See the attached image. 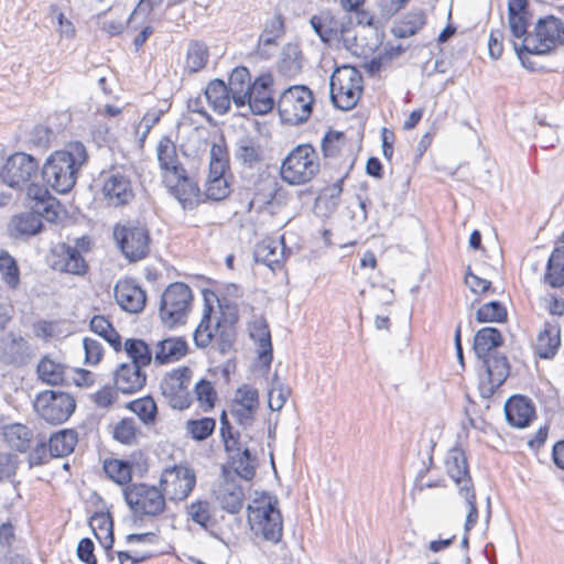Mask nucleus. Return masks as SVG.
Returning a JSON list of instances; mask_svg holds the SVG:
<instances>
[{"mask_svg": "<svg viewBox=\"0 0 564 564\" xmlns=\"http://www.w3.org/2000/svg\"><path fill=\"white\" fill-rule=\"evenodd\" d=\"M86 160L85 147L80 142H70L46 159L42 167L43 178L57 193L65 194L76 184L77 173Z\"/></svg>", "mask_w": 564, "mask_h": 564, "instance_id": "nucleus-1", "label": "nucleus"}, {"mask_svg": "<svg viewBox=\"0 0 564 564\" xmlns=\"http://www.w3.org/2000/svg\"><path fill=\"white\" fill-rule=\"evenodd\" d=\"M564 45V23L558 18L547 15L540 18L533 30L523 39V44L514 41V51L522 65L528 67L524 54H547Z\"/></svg>", "mask_w": 564, "mask_h": 564, "instance_id": "nucleus-2", "label": "nucleus"}, {"mask_svg": "<svg viewBox=\"0 0 564 564\" xmlns=\"http://www.w3.org/2000/svg\"><path fill=\"white\" fill-rule=\"evenodd\" d=\"M248 521L256 536L271 543L282 538L283 520L278 508V499L269 494H261L248 506Z\"/></svg>", "mask_w": 564, "mask_h": 564, "instance_id": "nucleus-3", "label": "nucleus"}, {"mask_svg": "<svg viewBox=\"0 0 564 564\" xmlns=\"http://www.w3.org/2000/svg\"><path fill=\"white\" fill-rule=\"evenodd\" d=\"M319 171L318 155L310 144L295 147L283 160L280 175L289 185L297 186L311 182Z\"/></svg>", "mask_w": 564, "mask_h": 564, "instance_id": "nucleus-4", "label": "nucleus"}, {"mask_svg": "<svg viewBox=\"0 0 564 564\" xmlns=\"http://www.w3.org/2000/svg\"><path fill=\"white\" fill-rule=\"evenodd\" d=\"M193 294L188 285L182 282L171 283L162 293L159 317L167 328L186 323L192 308Z\"/></svg>", "mask_w": 564, "mask_h": 564, "instance_id": "nucleus-5", "label": "nucleus"}, {"mask_svg": "<svg viewBox=\"0 0 564 564\" xmlns=\"http://www.w3.org/2000/svg\"><path fill=\"white\" fill-rule=\"evenodd\" d=\"M329 88L334 106L341 110H350L361 96L362 77L356 67L341 66L332 74Z\"/></svg>", "mask_w": 564, "mask_h": 564, "instance_id": "nucleus-6", "label": "nucleus"}, {"mask_svg": "<svg viewBox=\"0 0 564 564\" xmlns=\"http://www.w3.org/2000/svg\"><path fill=\"white\" fill-rule=\"evenodd\" d=\"M314 96L310 88L302 85L286 88L278 101L281 119L291 124L305 122L313 110Z\"/></svg>", "mask_w": 564, "mask_h": 564, "instance_id": "nucleus-7", "label": "nucleus"}, {"mask_svg": "<svg viewBox=\"0 0 564 564\" xmlns=\"http://www.w3.org/2000/svg\"><path fill=\"white\" fill-rule=\"evenodd\" d=\"M228 164L227 148L224 140L220 139L218 142H214L209 150V171L205 188L207 198L221 200L229 195L230 187L225 176Z\"/></svg>", "mask_w": 564, "mask_h": 564, "instance_id": "nucleus-8", "label": "nucleus"}, {"mask_svg": "<svg viewBox=\"0 0 564 564\" xmlns=\"http://www.w3.org/2000/svg\"><path fill=\"white\" fill-rule=\"evenodd\" d=\"M112 235L117 246L129 261H139L149 253L150 236L144 226L130 221L117 224Z\"/></svg>", "mask_w": 564, "mask_h": 564, "instance_id": "nucleus-9", "label": "nucleus"}, {"mask_svg": "<svg viewBox=\"0 0 564 564\" xmlns=\"http://www.w3.org/2000/svg\"><path fill=\"white\" fill-rule=\"evenodd\" d=\"M124 501L137 514L158 516L165 509V497L155 486L138 482L131 484L122 490Z\"/></svg>", "mask_w": 564, "mask_h": 564, "instance_id": "nucleus-10", "label": "nucleus"}, {"mask_svg": "<svg viewBox=\"0 0 564 564\" xmlns=\"http://www.w3.org/2000/svg\"><path fill=\"white\" fill-rule=\"evenodd\" d=\"M76 402L65 392L45 390L34 401L36 413L50 424L64 423L74 412Z\"/></svg>", "mask_w": 564, "mask_h": 564, "instance_id": "nucleus-11", "label": "nucleus"}, {"mask_svg": "<svg viewBox=\"0 0 564 564\" xmlns=\"http://www.w3.org/2000/svg\"><path fill=\"white\" fill-rule=\"evenodd\" d=\"M196 485L195 470L186 465L165 468L160 477V488L171 501H183Z\"/></svg>", "mask_w": 564, "mask_h": 564, "instance_id": "nucleus-12", "label": "nucleus"}, {"mask_svg": "<svg viewBox=\"0 0 564 564\" xmlns=\"http://www.w3.org/2000/svg\"><path fill=\"white\" fill-rule=\"evenodd\" d=\"M220 425L225 447L226 451L230 453L235 471L241 478L250 480L256 474V458L251 456L249 448L242 447L238 438L231 433V427L225 411H223L220 415Z\"/></svg>", "mask_w": 564, "mask_h": 564, "instance_id": "nucleus-13", "label": "nucleus"}, {"mask_svg": "<svg viewBox=\"0 0 564 564\" xmlns=\"http://www.w3.org/2000/svg\"><path fill=\"white\" fill-rule=\"evenodd\" d=\"M191 370L187 367L170 372L160 384L169 405L176 410L187 409L192 403L189 392Z\"/></svg>", "mask_w": 564, "mask_h": 564, "instance_id": "nucleus-14", "label": "nucleus"}, {"mask_svg": "<svg viewBox=\"0 0 564 564\" xmlns=\"http://www.w3.org/2000/svg\"><path fill=\"white\" fill-rule=\"evenodd\" d=\"M37 167V162L31 155L15 153L3 165L1 178L8 186L21 189L36 176Z\"/></svg>", "mask_w": 564, "mask_h": 564, "instance_id": "nucleus-15", "label": "nucleus"}, {"mask_svg": "<svg viewBox=\"0 0 564 564\" xmlns=\"http://www.w3.org/2000/svg\"><path fill=\"white\" fill-rule=\"evenodd\" d=\"M258 409V390L248 384L238 388L230 406V413L236 422L242 427L250 426L254 421Z\"/></svg>", "mask_w": 564, "mask_h": 564, "instance_id": "nucleus-16", "label": "nucleus"}, {"mask_svg": "<svg viewBox=\"0 0 564 564\" xmlns=\"http://www.w3.org/2000/svg\"><path fill=\"white\" fill-rule=\"evenodd\" d=\"M102 194L112 206H122L132 200L134 193L131 181L118 170H112L102 175Z\"/></svg>", "mask_w": 564, "mask_h": 564, "instance_id": "nucleus-17", "label": "nucleus"}, {"mask_svg": "<svg viewBox=\"0 0 564 564\" xmlns=\"http://www.w3.org/2000/svg\"><path fill=\"white\" fill-rule=\"evenodd\" d=\"M115 299L124 312L137 314L143 311L147 302L144 290L131 279L119 280L115 288Z\"/></svg>", "mask_w": 564, "mask_h": 564, "instance_id": "nucleus-18", "label": "nucleus"}, {"mask_svg": "<svg viewBox=\"0 0 564 564\" xmlns=\"http://www.w3.org/2000/svg\"><path fill=\"white\" fill-rule=\"evenodd\" d=\"M163 182L183 208H192L197 202L199 189L196 183L187 176L184 169L169 173Z\"/></svg>", "mask_w": 564, "mask_h": 564, "instance_id": "nucleus-19", "label": "nucleus"}, {"mask_svg": "<svg viewBox=\"0 0 564 564\" xmlns=\"http://www.w3.org/2000/svg\"><path fill=\"white\" fill-rule=\"evenodd\" d=\"M528 0H508V29L512 44H523V39L530 33L528 26L531 21Z\"/></svg>", "mask_w": 564, "mask_h": 564, "instance_id": "nucleus-20", "label": "nucleus"}, {"mask_svg": "<svg viewBox=\"0 0 564 564\" xmlns=\"http://www.w3.org/2000/svg\"><path fill=\"white\" fill-rule=\"evenodd\" d=\"M86 241L80 239L76 246L61 245L56 249L57 260L55 268L72 274H84L87 270V264L80 253Z\"/></svg>", "mask_w": 564, "mask_h": 564, "instance_id": "nucleus-21", "label": "nucleus"}, {"mask_svg": "<svg viewBox=\"0 0 564 564\" xmlns=\"http://www.w3.org/2000/svg\"><path fill=\"white\" fill-rule=\"evenodd\" d=\"M444 464L446 473L457 485L459 494H464V491L473 489L466 457L463 451L458 448L449 449L446 454Z\"/></svg>", "mask_w": 564, "mask_h": 564, "instance_id": "nucleus-22", "label": "nucleus"}, {"mask_svg": "<svg viewBox=\"0 0 564 564\" xmlns=\"http://www.w3.org/2000/svg\"><path fill=\"white\" fill-rule=\"evenodd\" d=\"M270 76L259 77L252 83V88L245 100V106L254 115L268 113L274 106L270 94Z\"/></svg>", "mask_w": 564, "mask_h": 564, "instance_id": "nucleus-23", "label": "nucleus"}, {"mask_svg": "<svg viewBox=\"0 0 564 564\" xmlns=\"http://www.w3.org/2000/svg\"><path fill=\"white\" fill-rule=\"evenodd\" d=\"M145 381V372L135 365L121 364L113 375L116 389L126 394L140 391L144 387Z\"/></svg>", "mask_w": 564, "mask_h": 564, "instance_id": "nucleus-24", "label": "nucleus"}, {"mask_svg": "<svg viewBox=\"0 0 564 564\" xmlns=\"http://www.w3.org/2000/svg\"><path fill=\"white\" fill-rule=\"evenodd\" d=\"M534 413L531 400L522 395H513L505 404L506 420L518 429L528 426L534 417Z\"/></svg>", "mask_w": 564, "mask_h": 564, "instance_id": "nucleus-25", "label": "nucleus"}, {"mask_svg": "<svg viewBox=\"0 0 564 564\" xmlns=\"http://www.w3.org/2000/svg\"><path fill=\"white\" fill-rule=\"evenodd\" d=\"M187 352V344L182 337H169L154 345V364L166 365L175 362Z\"/></svg>", "mask_w": 564, "mask_h": 564, "instance_id": "nucleus-26", "label": "nucleus"}, {"mask_svg": "<svg viewBox=\"0 0 564 564\" xmlns=\"http://www.w3.org/2000/svg\"><path fill=\"white\" fill-rule=\"evenodd\" d=\"M221 325L217 312L206 304L202 319L194 332V341L198 347H207L219 332Z\"/></svg>", "mask_w": 564, "mask_h": 564, "instance_id": "nucleus-27", "label": "nucleus"}, {"mask_svg": "<svg viewBox=\"0 0 564 564\" xmlns=\"http://www.w3.org/2000/svg\"><path fill=\"white\" fill-rule=\"evenodd\" d=\"M284 34V21L280 14H275L268 19L264 29L258 40V52L265 57L272 54V50L276 47L278 40Z\"/></svg>", "mask_w": 564, "mask_h": 564, "instance_id": "nucleus-28", "label": "nucleus"}, {"mask_svg": "<svg viewBox=\"0 0 564 564\" xmlns=\"http://www.w3.org/2000/svg\"><path fill=\"white\" fill-rule=\"evenodd\" d=\"M42 228L40 212L22 213L11 218L8 232L12 238L30 237L36 235Z\"/></svg>", "mask_w": 564, "mask_h": 564, "instance_id": "nucleus-29", "label": "nucleus"}, {"mask_svg": "<svg viewBox=\"0 0 564 564\" xmlns=\"http://www.w3.org/2000/svg\"><path fill=\"white\" fill-rule=\"evenodd\" d=\"M156 158L162 178L167 177L169 173L178 172L184 169L178 160L175 144L167 137H163L159 141Z\"/></svg>", "mask_w": 564, "mask_h": 564, "instance_id": "nucleus-30", "label": "nucleus"}, {"mask_svg": "<svg viewBox=\"0 0 564 564\" xmlns=\"http://www.w3.org/2000/svg\"><path fill=\"white\" fill-rule=\"evenodd\" d=\"M250 337L258 345V354L261 359L271 361L272 344L271 334L264 317L256 316L248 326Z\"/></svg>", "mask_w": 564, "mask_h": 564, "instance_id": "nucleus-31", "label": "nucleus"}, {"mask_svg": "<svg viewBox=\"0 0 564 564\" xmlns=\"http://www.w3.org/2000/svg\"><path fill=\"white\" fill-rule=\"evenodd\" d=\"M227 87L234 104L237 107H245V100L252 88L248 69L246 67L235 68L230 74Z\"/></svg>", "mask_w": 564, "mask_h": 564, "instance_id": "nucleus-32", "label": "nucleus"}, {"mask_svg": "<svg viewBox=\"0 0 564 564\" xmlns=\"http://www.w3.org/2000/svg\"><path fill=\"white\" fill-rule=\"evenodd\" d=\"M560 344V327L553 323H545L538 334L535 352L541 358H550L555 355Z\"/></svg>", "mask_w": 564, "mask_h": 564, "instance_id": "nucleus-33", "label": "nucleus"}, {"mask_svg": "<svg viewBox=\"0 0 564 564\" xmlns=\"http://www.w3.org/2000/svg\"><path fill=\"white\" fill-rule=\"evenodd\" d=\"M215 495L220 507L229 513H236L242 508L243 490L232 481H224Z\"/></svg>", "mask_w": 564, "mask_h": 564, "instance_id": "nucleus-34", "label": "nucleus"}, {"mask_svg": "<svg viewBox=\"0 0 564 564\" xmlns=\"http://www.w3.org/2000/svg\"><path fill=\"white\" fill-rule=\"evenodd\" d=\"M303 68V57L300 46L295 43H288L283 46L278 63L279 72L288 77L294 78Z\"/></svg>", "mask_w": 564, "mask_h": 564, "instance_id": "nucleus-35", "label": "nucleus"}, {"mask_svg": "<svg viewBox=\"0 0 564 564\" xmlns=\"http://www.w3.org/2000/svg\"><path fill=\"white\" fill-rule=\"evenodd\" d=\"M36 372L42 382L48 386H58L65 382L67 367L50 356H44L37 365Z\"/></svg>", "mask_w": 564, "mask_h": 564, "instance_id": "nucleus-36", "label": "nucleus"}, {"mask_svg": "<svg viewBox=\"0 0 564 564\" xmlns=\"http://www.w3.org/2000/svg\"><path fill=\"white\" fill-rule=\"evenodd\" d=\"M425 22V12L422 9H414L395 22L392 28V34L400 39L412 36L423 28Z\"/></svg>", "mask_w": 564, "mask_h": 564, "instance_id": "nucleus-37", "label": "nucleus"}, {"mask_svg": "<svg viewBox=\"0 0 564 564\" xmlns=\"http://www.w3.org/2000/svg\"><path fill=\"white\" fill-rule=\"evenodd\" d=\"M502 345V336L497 328L484 327L479 329L474 338V350L480 359L492 355V351Z\"/></svg>", "mask_w": 564, "mask_h": 564, "instance_id": "nucleus-38", "label": "nucleus"}, {"mask_svg": "<svg viewBox=\"0 0 564 564\" xmlns=\"http://www.w3.org/2000/svg\"><path fill=\"white\" fill-rule=\"evenodd\" d=\"M205 96L213 109L219 115L229 110L231 97L224 82L219 79L210 82L205 89Z\"/></svg>", "mask_w": 564, "mask_h": 564, "instance_id": "nucleus-39", "label": "nucleus"}, {"mask_svg": "<svg viewBox=\"0 0 564 564\" xmlns=\"http://www.w3.org/2000/svg\"><path fill=\"white\" fill-rule=\"evenodd\" d=\"M123 348L131 359L130 365H135L142 369L152 361L154 362V347L150 348L148 344L141 339H127Z\"/></svg>", "mask_w": 564, "mask_h": 564, "instance_id": "nucleus-40", "label": "nucleus"}, {"mask_svg": "<svg viewBox=\"0 0 564 564\" xmlns=\"http://www.w3.org/2000/svg\"><path fill=\"white\" fill-rule=\"evenodd\" d=\"M256 258L271 268L279 265L283 259V238L264 239L257 247Z\"/></svg>", "mask_w": 564, "mask_h": 564, "instance_id": "nucleus-41", "label": "nucleus"}, {"mask_svg": "<svg viewBox=\"0 0 564 564\" xmlns=\"http://www.w3.org/2000/svg\"><path fill=\"white\" fill-rule=\"evenodd\" d=\"M480 359L486 367L491 384L500 386L509 375V364L506 356L494 352Z\"/></svg>", "mask_w": 564, "mask_h": 564, "instance_id": "nucleus-42", "label": "nucleus"}, {"mask_svg": "<svg viewBox=\"0 0 564 564\" xmlns=\"http://www.w3.org/2000/svg\"><path fill=\"white\" fill-rule=\"evenodd\" d=\"M544 280L553 288L564 285V245L556 247L550 256Z\"/></svg>", "mask_w": 564, "mask_h": 564, "instance_id": "nucleus-43", "label": "nucleus"}, {"mask_svg": "<svg viewBox=\"0 0 564 564\" xmlns=\"http://www.w3.org/2000/svg\"><path fill=\"white\" fill-rule=\"evenodd\" d=\"M77 443V434L72 430H63L50 437L48 449L54 457H64L70 454Z\"/></svg>", "mask_w": 564, "mask_h": 564, "instance_id": "nucleus-44", "label": "nucleus"}, {"mask_svg": "<svg viewBox=\"0 0 564 564\" xmlns=\"http://www.w3.org/2000/svg\"><path fill=\"white\" fill-rule=\"evenodd\" d=\"M0 276L11 290L20 285V269L17 260L4 249H0Z\"/></svg>", "mask_w": 564, "mask_h": 564, "instance_id": "nucleus-45", "label": "nucleus"}, {"mask_svg": "<svg viewBox=\"0 0 564 564\" xmlns=\"http://www.w3.org/2000/svg\"><path fill=\"white\" fill-rule=\"evenodd\" d=\"M90 329L102 337L116 351L121 350V337L108 318L95 315L90 319Z\"/></svg>", "mask_w": 564, "mask_h": 564, "instance_id": "nucleus-46", "label": "nucleus"}, {"mask_svg": "<svg viewBox=\"0 0 564 564\" xmlns=\"http://www.w3.org/2000/svg\"><path fill=\"white\" fill-rule=\"evenodd\" d=\"M28 350V344L21 336L9 335L0 341V360L15 362Z\"/></svg>", "mask_w": 564, "mask_h": 564, "instance_id": "nucleus-47", "label": "nucleus"}, {"mask_svg": "<svg viewBox=\"0 0 564 564\" xmlns=\"http://www.w3.org/2000/svg\"><path fill=\"white\" fill-rule=\"evenodd\" d=\"M89 525L95 533L96 539L104 549L109 550L112 547V521L109 516L97 513L90 518Z\"/></svg>", "mask_w": 564, "mask_h": 564, "instance_id": "nucleus-48", "label": "nucleus"}, {"mask_svg": "<svg viewBox=\"0 0 564 564\" xmlns=\"http://www.w3.org/2000/svg\"><path fill=\"white\" fill-rule=\"evenodd\" d=\"M213 506L207 500H195L186 506V516L199 527L207 529L213 522Z\"/></svg>", "mask_w": 564, "mask_h": 564, "instance_id": "nucleus-49", "label": "nucleus"}, {"mask_svg": "<svg viewBox=\"0 0 564 564\" xmlns=\"http://www.w3.org/2000/svg\"><path fill=\"white\" fill-rule=\"evenodd\" d=\"M104 470L106 475L119 485L130 482L132 478V467L128 462L110 458L104 462Z\"/></svg>", "mask_w": 564, "mask_h": 564, "instance_id": "nucleus-50", "label": "nucleus"}, {"mask_svg": "<svg viewBox=\"0 0 564 564\" xmlns=\"http://www.w3.org/2000/svg\"><path fill=\"white\" fill-rule=\"evenodd\" d=\"M209 58L208 47L203 42H192L186 53V68L196 73L205 68Z\"/></svg>", "mask_w": 564, "mask_h": 564, "instance_id": "nucleus-51", "label": "nucleus"}, {"mask_svg": "<svg viewBox=\"0 0 564 564\" xmlns=\"http://www.w3.org/2000/svg\"><path fill=\"white\" fill-rule=\"evenodd\" d=\"M235 156L240 163L249 167H253L261 161L262 152L253 141L249 139H240L236 145Z\"/></svg>", "mask_w": 564, "mask_h": 564, "instance_id": "nucleus-52", "label": "nucleus"}, {"mask_svg": "<svg viewBox=\"0 0 564 564\" xmlns=\"http://www.w3.org/2000/svg\"><path fill=\"white\" fill-rule=\"evenodd\" d=\"M3 435L8 444L19 452L26 449L32 436L31 431L22 424L7 426Z\"/></svg>", "mask_w": 564, "mask_h": 564, "instance_id": "nucleus-53", "label": "nucleus"}, {"mask_svg": "<svg viewBox=\"0 0 564 564\" xmlns=\"http://www.w3.org/2000/svg\"><path fill=\"white\" fill-rule=\"evenodd\" d=\"M194 393L199 408L205 412L212 410L215 406L217 401V392L213 382L206 379H200L195 383Z\"/></svg>", "mask_w": 564, "mask_h": 564, "instance_id": "nucleus-54", "label": "nucleus"}, {"mask_svg": "<svg viewBox=\"0 0 564 564\" xmlns=\"http://www.w3.org/2000/svg\"><path fill=\"white\" fill-rule=\"evenodd\" d=\"M290 393V388L274 376L268 391V405L270 410L280 411L284 406Z\"/></svg>", "mask_w": 564, "mask_h": 564, "instance_id": "nucleus-55", "label": "nucleus"}, {"mask_svg": "<svg viewBox=\"0 0 564 564\" xmlns=\"http://www.w3.org/2000/svg\"><path fill=\"white\" fill-rule=\"evenodd\" d=\"M129 409L135 413L143 423H154L158 408L155 401L151 397H144L130 402Z\"/></svg>", "mask_w": 564, "mask_h": 564, "instance_id": "nucleus-56", "label": "nucleus"}, {"mask_svg": "<svg viewBox=\"0 0 564 564\" xmlns=\"http://www.w3.org/2000/svg\"><path fill=\"white\" fill-rule=\"evenodd\" d=\"M507 317L505 306L496 301L484 304L478 308L476 318L479 323L503 322Z\"/></svg>", "mask_w": 564, "mask_h": 564, "instance_id": "nucleus-57", "label": "nucleus"}, {"mask_svg": "<svg viewBox=\"0 0 564 564\" xmlns=\"http://www.w3.org/2000/svg\"><path fill=\"white\" fill-rule=\"evenodd\" d=\"M216 422L210 417H203L199 420H188L186 422L187 433L196 441L207 438L215 430Z\"/></svg>", "mask_w": 564, "mask_h": 564, "instance_id": "nucleus-58", "label": "nucleus"}, {"mask_svg": "<svg viewBox=\"0 0 564 564\" xmlns=\"http://www.w3.org/2000/svg\"><path fill=\"white\" fill-rule=\"evenodd\" d=\"M113 437L122 444L132 445L138 437V427L132 419L121 420L113 430Z\"/></svg>", "mask_w": 564, "mask_h": 564, "instance_id": "nucleus-59", "label": "nucleus"}, {"mask_svg": "<svg viewBox=\"0 0 564 564\" xmlns=\"http://www.w3.org/2000/svg\"><path fill=\"white\" fill-rule=\"evenodd\" d=\"M344 147V134L337 131H328L322 140V150L325 156L334 158Z\"/></svg>", "mask_w": 564, "mask_h": 564, "instance_id": "nucleus-60", "label": "nucleus"}, {"mask_svg": "<svg viewBox=\"0 0 564 564\" xmlns=\"http://www.w3.org/2000/svg\"><path fill=\"white\" fill-rule=\"evenodd\" d=\"M160 110H151L147 112L135 127V134L139 135L140 142L143 143L150 130L156 124L161 118Z\"/></svg>", "mask_w": 564, "mask_h": 564, "instance_id": "nucleus-61", "label": "nucleus"}, {"mask_svg": "<svg viewBox=\"0 0 564 564\" xmlns=\"http://www.w3.org/2000/svg\"><path fill=\"white\" fill-rule=\"evenodd\" d=\"M50 17L53 21H56L58 25L57 32L62 37L70 39L74 36L75 29L73 23L65 18L56 6L50 7Z\"/></svg>", "mask_w": 564, "mask_h": 564, "instance_id": "nucleus-62", "label": "nucleus"}, {"mask_svg": "<svg viewBox=\"0 0 564 564\" xmlns=\"http://www.w3.org/2000/svg\"><path fill=\"white\" fill-rule=\"evenodd\" d=\"M85 350V362L88 365H97L102 357L101 344L93 338H85L83 340Z\"/></svg>", "mask_w": 564, "mask_h": 564, "instance_id": "nucleus-63", "label": "nucleus"}, {"mask_svg": "<svg viewBox=\"0 0 564 564\" xmlns=\"http://www.w3.org/2000/svg\"><path fill=\"white\" fill-rule=\"evenodd\" d=\"M310 23L314 32L323 42H329L332 40L334 32L328 25L329 21L327 17L313 15Z\"/></svg>", "mask_w": 564, "mask_h": 564, "instance_id": "nucleus-64", "label": "nucleus"}]
</instances>
